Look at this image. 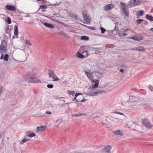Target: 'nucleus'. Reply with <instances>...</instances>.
Returning a JSON list of instances; mask_svg holds the SVG:
<instances>
[{"mask_svg":"<svg viewBox=\"0 0 153 153\" xmlns=\"http://www.w3.org/2000/svg\"><path fill=\"white\" fill-rule=\"evenodd\" d=\"M34 74H29L26 76L25 77V80L28 82H33V83H41V81L38 79L34 77Z\"/></svg>","mask_w":153,"mask_h":153,"instance_id":"f257e3e1","label":"nucleus"},{"mask_svg":"<svg viewBox=\"0 0 153 153\" xmlns=\"http://www.w3.org/2000/svg\"><path fill=\"white\" fill-rule=\"evenodd\" d=\"M130 29L128 28H123L118 33V35L120 37L126 36L128 35V33H130V31H131Z\"/></svg>","mask_w":153,"mask_h":153,"instance_id":"f03ea898","label":"nucleus"},{"mask_svg":"<svg viewBox=\"0 0 153 153\" xmlns=\"http://www.w3.org/2000/svg\"><path fill=\"white\" fill-rule=\"evenodd\" d=\"M49 77L50 79H53V81H57L59 80V78L56 76L54 72L51 70L48 71Z\"/></svg>","mask_w":153,"mask_h":153,"instance_id":"7ed1b4c3","label":"nucleus"},{"mask_svg":"<svg viewBox=\"0 0 153 153\" xmlns=\"http://www.w3.org/2000/svg\"><path fill=\"white\" fill-rule=\"evenodd\" d=\"M7 42L5 40H3L0 45V52L1 53H6Z\"/></svg>","mask_w":153,"mask_h":153,"instance_id":"20e7f679","label":"nucleus"},{"mask_svg":"<svg viewBox=\"0 0 153 153\" xmlns=\"http://www.w3.org/2000/svg\"><path fill=\"white\" fill-rule=\"evenodd\" d=\"M141 122L143 124L146 128H150L153 126L147 119L145 118L143 119Z\"/></svg>","mask_w":153,"mask_h":153,"instance_id":"39448f33","label":"nucleus"},{"mask_svg":"<svg viewBox=\"0 0 153 153\" xmlns=\"http://www.w3.org/2000/svg\"><path fill=\"white\" fill-rule=\"evenodd\" d=\"M121 9L125 16H127L128 14V10L125 8L126 6L125 4L122 2H120Z\"/></svg>","mask_w":153,"mask_h":153,"instance_id":"423d86ee","label":"nucleus"},{"mask_svg":"<svg viewBox=\"0 0 153 153\" xmlns=\"http://www.w3.org/2000/svg\"><path fill=\"white\" fill-rule=\"evenodd\" d=\"M140 3L139 0H131L128 3L129 5L134 6L138 5Z\"/></svg>","mask_w":153,"mask_h":153,"instance_id":"0eeeda50","label":"nucleus"},{"mask_svg":"<svg viewBox=\"0 0 153 153\" xmlns=\"http://www.w3.org/2000/svg\"><path fill=\"white\" fill-rule=\"evenodd\" d=\"M130 50L134 51H143L146 50L143 46H139L137 47H134L130 49Z\"/></svg>","mask_w":153,"mask_h":153,"instance_id":"6e6552de","label":"nucleus"},{"mask_svg":"<svg viewBox=\"0 0 153 153\" xmlns=\"http://www.w3.org/2000/svg\"><path fill=\"white\" fill-rule=\"evenodd\" d=\"M84 71L85 73L89 79L90 80H91L92 78H93V75L92 73L90 72H88L85 70H84Z\"/></svg>","mask_w":153,"mask_h":153,"instance_id":"1a4fd4ad","label":"nucleus"},{"mask_svg":"<svg viewBox=\"0 0 153 153\" xmlns=\"http://www.w3.org/2000/svg\"><path fill=\"white\" fill-rule=\"evenodd\" d=\"M94 73H95V75L98 79H100L102 77L103 75L102 73L97 71H94Z\"/></svg>","mask_w":153,"mask_h":153,"instance_id":"9d476101","label":"nucleus"},{"mask_svg":"<svg viewBox=\"0 0 153 153\" xmlns=\"http://www.w3.org/2000/svg\"><path fill=\"white\" fill-rule=\"evenodd\" d=\"M46 128V126H38L36 128V133H38L39 131H41L44 130Z\"/></svg>","mask_w":153,"mask_h":153,"instance_id":"9b49d317","label":"nucleus"},{"mask_svg":"<svg viewBox=\"0 0 153 153\" xmlns=\"http://www.w3.org/2000/svg\"><path fill=\"white\" fill-rule=\"evenodd\" d=\"M82 14L84 20L88 22H89L90 20L88 16L85 14L84 12H82Z\"/></svg>","mask_w":153,"mask_h":153,"instance_id":"f8f14e48","label":"nucleus"},{"mask_svg":"<svg viewBox=\"0 0 153 153\" xmlns=\"http://www.w3.org/2000/svg\"><path fill=\"white\" fill-rule=\"evenodd\" d=\"M113 7L112 4H108L105 6L104 7V10L105 11H108L110 10Z\"/></svg>","mask_w":153,"mask_h":153,"instance_id":"ddd939ff","label":"nucleus"},{"mask_svg":"<svg viewBox=\"0 0 153 153\" xmlns=\"http://www.w3.org/2000/svg\"><path fill=\"white\" fill-rule=\"evenodd\" d=\"M5 8L7 10L10 11H13L16 10L15 7L14 6L12 5H7L5 7Z\"/></svg>","mask_w":153,"mask_h":153,"instance_id":"4468645a","label":"nucleus"},{"mask_svg":"<svg viewBox=\"0 0 153 153\" xmlns=\"http://www.w3.org/2000/svg\"><path fill=\"white\" fill-rule=\"evenodd\" d=\"M111 148V146L110 145H108L104 148L103 150L107 153H109Z\"/></svg>","mask_w":153,"mask_h":153,"instance_id":"2eb2a0df","label":"nucleus"},{"mask_svg":"<svg viewBox=\"0 0 153 153\" xmlns=\"http://www.w3.org/2000/svg\"><path fill=\"white\" fill-rule=\"evenodd\" d=\"M67 13L68 16L71 17L72 18H73L74 19H76L77 17L76 15L74 13H71L70 11H68Z\"/></svg>","mask_w":153,"mask_h":153,"instance_id":"dca6fc26","label":"nucleus"},{"mask_svg":"<svg viewBox=\"0 0 153 153\" xmlns=\"http://www.w3.org/2000/svg\"><path fill=\"white\" fill-rule=\"evenodd\" d=\"M43 25L46 27L48 28H53L54 27L53 25L52 24L50 23L45 22L43 23Z\"/></svg>","mask_w":153,"mask_h":153,"instance_id":"f3484780","label":"nucleus"},{"mask_svg":"<svg viewBox=\"0 0 153 153\" xmlns=\"http://www.w3.org/2000/svg\"><path fill=\"white\" fill-rule=\"evenodd\" d=\"M105 91L103 90L98 91H94V96H97V95L101 94L103 93H105Z\"/></svg>","mask_w":153,"mask_h":153,"instance_id":"a211bd4d","label":"nucleus"},{"mask_svg":"<svg viewBox=\"0 0 153 153\" xmlns=\"http://www.w3.org/2000/svg\"><path fill=\"white\" fill-rule=\"evenodd\" d=\"M14 34L15 35L17 38V36L18 35V27L16 25H15L14 27Z\"/></svg>","mask_w":153,"mask_h":153,"instance_id":"6ab92c4d","label":"nucleus"},{"mask_svg":"<svg viewBox=\"0 0 153 153\" xmlns=\"http://www.w3.org/2000/svg\"><path fill=\"white\" fill-rule=\"evenodd\" d=\"M29 140V139L27 138V137L25 136L24 138L20 142V143L21 145L23 144L24 143L26 142Z\"/></svg>","mask_w":153,"mask_h":153,"instance_id":"aec40b11","label":"nucleus"},{"mask_svg":"<svg viewBox=\"0 0 153 153\" xmlns=\"http://www.w3.org/2000/svg\"><path fill=\"white\" fill-rule=\"evenodd\" d=\"M86 94L90 96H94L95 95L94 91L93 90L87 91Z\"/></svg>","mask_w":153,"mask_h":153,"instance_id":"412c9836","label":"nucleus"},{"mask_svg":"<svg viewBox=\"0 0 153 153\" xmlns=\"http://www.w3.org/2000/svg\"><path fill=\"white\" fill-rule=\"evenodd\" d=\"M113 133L116 135H119L120 136L123 135V134L121 132V131L120 130H118L117 131H114L113 132Z\"/></svg>","mask_w":153,"mask_h":153,"instance_id":"4be33fe9","label":"nucleus"},{"mask_svg":"<svg viewBox=\"0 0 153 153\" xmlns=\"http://www.w3.org/2000/svg\"><path fill=\"white\" fill-rule=\"evenodd\" d=\"M146 18L151 21H153V17L148 14H147L146 16Z\"/></svg>","mask_w":153,"mask_h":153,"instance_id":"5701e85b","label":"nucleus"},{"mask_svg":"<svg viewBox=\"0 0 153 153\" xmlns=\"http://www.w3.org/2000/svg\"><path fill=\"white\" fill-rule=\"evenodd\" d=\"M77 56L78 57L81 59L85 57V56L83 55L78 52H77Z\"/></svg>","mask_w":153,"mask_h":153,"instance_id":"b1692460","label":"nucleus"},{"mask_svg":"<svg viewBox=\"0 0 153 153\" xmlns=\"http://www.w3.org/2000/svg\"><path fill=\"white\" fill-rule=\"evenodd\" d=\"M92 48L94 49V50L95 51V53L97 54H99L100 52L98 51V50H100V48Z\"/></svg>","mask_w":153,"mask_h":153,"instance_id":"393cba45","label":"nucleus"},{"mask_svg":"<svg viewBox=\"0 0 153 153\" xmlns=\"http://www.w3.org/2000/svg\"><path fill=\"white\" fill-rule=\"evenodd\" d=\"M81 39L82 40L87 41L89 40V38L86 36H83L81 37Z\"/></svg>","mask_w":153,"mask_h":153,"instance_id":"a878e982","label":"nucleus"},{"mask_svg":"<svg viewBox=\"0 0 153 153\" xmlns=\"http://www.w3.org/2000/svg\"><path fill=\"white\" fill-rule=\"evenodd\" d=\"M9 56L8 54H5L4 57V60L5 61H7L8 60Z\"/></svg>","mask_w":153,"mask_h":153,"instance_id":"bb28decb","label":"nucleus"},{"mask_svg":"<svg viewBox=\"0 0 153 153\" xmlns=\"http://www.w3.org/2000/svg\"><path fill=\"white\" fill-rule=\"evenodd\" d=\"M68 93L70 95H72V96H74L75 93L74 91H68Z\"/></svg>","mask_w":153,"mask_h":153,"instance_id":"cd10ccee","label":"nucleus"},{"mask_svg":"<svg viewBox=\"0 0 153 153\" xmlns=\"http://www.w3.org/2000/svg\"><path fill=\"white\" fill-rule=\"evenodd\" d=\"M36 135L34 133H32L29 134L27 135V136H26L27 137H32L33 136H35Z\"/></svg>","mask_w":153,"mask_h":153,"instance_id":"c85d7f7f","label":"nucleus"},{"mask_svg":"<svg viewBox=\"0 0 153 153\" xmlns=\"http://www.w3.org/2000/svg\"><path fill=\"white\" fill-rule=\"evenodd\" d=\"M100 29L101 31V33L102 34L104 33L106 30L103 27H101Z\"/></svg>","mask_w":153,"mask_h":153,"instance_id":"c756f323","label":"nucleus"},{"mask_svg":"<svg viewBox=\"0 0 153 153\" xmlns=\"http://www.w3.org/2000/svg\"><path fill=\"white\" fill-rule=\"evenodd\" d=\"M127 38L128 39H134V40H136V41H139V40L138 39V38L137 37L135 38L134 37H127Z\"/></svg>","mask_w":153,"mask_h":153,"instance_id":"7c9ffc66","label":"nucleus"},{"mask_svg":"<svg viewBox=\"0 0 153 153\" xmlns=\"http://www.w3.org/2000/svg\"><path fill=\"white\" fill-rule=\"evenodd\" d=\"M143 20V19H139L138 20H137L136 21V22L138 24H140L141 23V22Z\"/></svg>","mask_w":153,"mask_h":153,"instance_id":"2f4dec72","label":"nucleus"},{"mask_svg":"<svg viewBox=\"0 0 153 153\" xmlns=\"http://www.w3.org/2000/svg\"><path fill=\"white\" fill-rule=\"evenodd\" d=\"M25 43L28 45H31V43L30 41L29 40H26L25 42Z\"/></svg>","mask_w":153,"mask_h":153,"instance_id":"473e14b6","label":"nucleus"},{"mask_svg":"<svg viewBox=\"0 0 153 153\" xmlns=\"http://www.w3.org/2000/svg\"><path fill=\"white\" fill-rule=\"evenodd\" d=\"M92 82L93 83L96 84H99V82L98 80L97 79H93L92 80Z\"/></svg>","mask_w":153,"mask_h":153,"instance_id":"72a5a7b5","label":"nucleus"},{"mask_svg":"<svg viewBox=\"0 0 153 153\" xmlns=\"http://www.w3.org/2000/svg\"><path fill=\"white\" fill-rule=\"evenodd\" d=\"M98 84H97V83L96 84H95L92 85V88L94 89L97 88L98 86Z\"/></svg>","mask_w":153,"mask_h":153,"instance_id":"f704fd0d","label":"nucleus"},{"mask_svg":"<svg viewBox=\"0 0 153 153\" xmlns=\"http://www.w3.org/2000/svg\"><path fill=\"white\" fill-rule=\"evenodd\" d=\"M83 115L82 114H75L73 115V116H74L75 117H79Z\"/></svg>","mask_w":153,"mask_h":153,"instance_id":"c9c22d12","label":"nucleus"},{"mask_svg":"<svg viewBox=\"0 0 153 153\" xmlns=\"http://www.w3.org/2000/svg\"><path fill=\"white\" fill-rule=\"evenodd\" d=\"M40 8L41 9L45 10L47 8V7L44 5H41L40 6Z\"/></svg>","mask_w":153,"mask_h":153,"instance_id":"e433bc0d","label":"nucleus"},{"mask_svg":"<svg viewBox=\"0 0 153 153\" xmlns=\"http://www.w3.org/2000/svg\"><path fill=\"white\" fill-rule=\"evenodd\" d=\"M7 22L8 24L11 23V22L10 18L8 17L6 19Z\"/></svg>","mask_w":153,"mask_h":153,"instance_id":"4c0bfd02","label":"nucleus"},{"mask_svg":"<svg viewBox=\"0 0 153 153\" xmlns=\"http://www.w3.org/2000/svg\"><path fill=\"white\" fill-rule=\"evenodd\" d=\"M47 87L49 88H53V85L52 84H48L47 85Z\"/></svg>","mask_w":153,"mask_h":153,"instance_id":"58836bf2","label":"nucleus"},{"mask_svg":"<svg viewBox=\"0 0 153 153\" xmlns=\"http://www.w3.org/2000/svg\"><path fill=\"white\" fill-rule=\"evenodd\" d=\"M3 89V87L0 85V94L2 93Z\"/></svg>","mask_w":153,"mask_h":153,"instance_id":"ea45409f","label":"nucleus"},{"mask_svg":"<svg viewBox=\"0 0 153 153\" xmlns=\"http://www.w3.org/2000/svg\"><path fill=\"white\" fill-rule=\"evenodd\" d=\"M5 32L7 34H8V33H9V29L8 27H7L6 28V30H5Z\"/></svg>","mask_w":153,"mask_h":153,"instance_id":"a19ab883","label":"nucleus"},{"mask_svg":"<svg viewBox=\"0 0 153 153\" xmlns=\"http://www.w3.org/2000/svg\"><path fill=\"white\" fill-rule=\"evenodd\" d=\"M121 68H122L123 69H126L127 68V67L126 65H122L120 66Z\"/></svg>","mask_w":153,"mask_h":153,"instance_id":"79ce46f5","label":"nucleus"},{"mask_svg":"<svg viewBox=\"0 0 153 153\" xmlns=\"http://www.w3.org/2000/svg\"><path fill=\"white\" fill-rule=\"evenodd\" d=\"M82 53L83 54H85L86 56H88V52L87 51H83V52H82Z\"/></svg>","mask_w":153,"mask_h":153,"instance_id":"37998d69","label":"nucleus"},{"mask_svg":"<svg viewBox=\"0 0 153 153\" xmlns=\"http://www.w3.org/2000/svg\"><path fill=\"white\" fill-rule=\"evenodd\" d=\"M76 96L73 99V101H76L77 102H78L79 101V100H78L77 99H76Z\"/></svg>","mask_w":153,"mask_h":153,"instance_id":"c03bdc74","label":"nucleus"},{"mask_svg":"<svg viewBox=\"0 0 153 153\" xmlns=\"http://www.w3.org/2000/svg\"><path fill=\"white\" fill-rule=\"evenodd\" d=\"M114 113L116 114H120L121 115H124L123 114L120 112H114Z\"/></svg>","mask_w":153,"mask_h":153,"instance_id":"a18cd8bd","label":"nucleus"},{"mask_svg":"<svg viewBox=\"0 0 153 153\" xmlns=\"http://www.w3.org/2000/svg\"><path fill=\"white\" fill-rule=\"evenodd\" d=\"M142 21L143 23L145 25H146L148 24L147 22L146 21L144 20H143Z\"/></svg>","mask_w":153,"mask_h":153,"instance_id":"49530a36","label":"nucleus"},{"mask_svg":"<svg viewBox=\"0 0 153 153\" xmlns=\"http://www.w3.org/2000/svg\"><path fill=\"white\" fill-rule=\"evenodd\" d=\"M143 12L142 10H140L139 12L138 13L140 14V16H141L143 14Z\"/></svg>","mask_w":153,"mask_h":153,"instance_id":"de8ad7c7","label":"nucleus"},{"mask_svg":"<svg viewBox=\"0 0 153 153\" xmlns=\"http://www.w3.org/2000/svg\"><path fill=\"white\" fill-rule=\"evenodd\" d=\"M3 53H1L2 54H1V57L0 58V59H1L2 60L3 59H4Z\"/></svg>","mask_w":153,"mask_h":153,"instance_id":"09e8293b","label":"nucleus"},{"mask_svg":"<svg viewBox=\"0 0 153 153\" xmlns=\"http://www.w3.org/2000/svg\"><path fill=\"white\" fill-rule=\"evenodd\" d=\"M81 94V93H76L75 94V96H76V97H77L78 95H80Z\"/></svg>","mask_w":153,"mask_h":153,"instance_id":"8fccbe9b","label":"nucleus"},{"mask_svg":"<svg viewBox=\"0 0 153 153\" xmlns=\"http://www.w3.org/2000/svg\"><path fill=\"white\" fill-rule=\"evenodd\" d=\"M45 113L46 114H52V113L51 112L49 111H46L45 112Z\"/></svg>","mask_w":153,"mask_h":153,"instance_id":"3c124183","label":"nucleus"},{"mask_svg":"<svg viewBox=\"0 0 153 153\" xmlns=\"http://www.w3.org/2000/svg\"><path fill=\"white\" fill-rule=\"evenodd\" d=\"M86 101V100L84 99H83L82 100H79V101L80 102H84Z\"/></svg>","mask_w":153,"mask_h":153,"instance_id":"603ef678","label":"nucleus"},{"mask_svg":"<svg viewBox=\"0 0 153 153\" xmlns=\"http://www.w3.org/2000/svg\"><path fill=\"white\" fill-rule=\"evenodd\" d=\"M124 69L123 68L121 69L120 70V72L123 73L124 72Z\"/></svg>","mask_w":153,"mask_h":153,"instance_id":"864d4df0","label":"nucleus"},{"mask_svg":"<svg viewBox=\"0 0 153 153\" xmlns=\"http://www.w3.org/2000/svg\"><path fill=\"white\" fill-rule=\"evenodd\" d=\"M150 30L151 31L153 32V28H151Z\"/></svg>","mask_w":153,"mask_h":153,"instance_id":"5fc2aeb1","label":"nucleus"},{"mask_svg":"<svg viewBox=\"0 0 153 153\" xmlns=\"http://www.w3.org/2000/svg\"><path fill=\"white\" fill-rule=\"evenodd\" d=\"M43 2H47V0H43Z\"/></svg>","mask_w":153,"mask_h":153,"instance_id":"6e6d98bb","label":"nucleus"},{"mask_svg":"<svg viewBox=\"0 0 153 153\" xmlns=\"http://www.w3.org/2000/svg\"><path fill=\"white\" fill-rule=\"evenodd\" d=\"M55 4H52V5H51V6H52H52H54Z\"/></svg>","mask_w":153,"mask_h":153,"instance_id":"4d7b16f0","label":"nucleus"},{"mask_svg":"<svg viewBox=\"0 0 153 153\" xmlns=\"http://www.w3.org/2000/svg\"><path fill=\"white\" fill-rule=\"evenodd\" d=\"M70 103H66L65 104H69Z\"/></svg>","mask_w":153,"mask_h":153,"instance_id":"13d9d810","label":"nucleus"},{"mask_svg":"<svg viewBox=\"0 0 153 153\" xmlns=\"http://www.w3.org/2000/svg\"><path fill=\"white\" fill-rule=\"evenodd\" d=\"M14 38H15V36H13V37H12V38H13V39H14Z\"/></svg>","mask_w":153,"mask_h":153,"instance_id":"bf43d9fd","label":"nucleus"},{"mask_svg":"<svg viewBox=\"0 0 153 153\" xmlns=\"http://www.w3.org/2000/svg\"><path fill=\"white\" fill-rule=\"evenodd\" d=\"M62 101L64 102H65V100H63Z\"/></svg>","mask_w":153,"mask_h":153,"instance_id":"052dcab7","label":"nucleus"},{"mask_svg":"<svg viewBox=\"0 0 153 153\" xmlns=\"http://www.w3.org/2000/svg\"><path fill=\"white\" fill-rule=\"evenodd\" d=\"M60 98H64V97H60Z\"/></svg>","mask_w":153,"mask_h":153,"instance_id":"680f3d73","label":"nucleus"},{"mask_svg":"<svg viewBox=\"0 0 153 153\" xmlns=\"http://www.w3.org/2000/svg\"><path fill=\"white\" fill-rule=\"evenodd\" d=\"M30 133V132L29 131H27V132H26V133Z\"/></svg>","mask_w":153,"mask_h":153,"instance_id":"e2e57ef3","label":"nucleus"},{"mask_svg":"<svg viewBox=\"0 0 153 153\" xmlns=\"http://www.w3.org/2000/svg\"><path fill=\"white\" fill-rule=\"evenodd\" d=\"M38 1H41V0H37Z\"/></svg>","mask_w":153,"mask_h":153,"instance_id":"0e129e2a","label":"nucleus"},{"mask_svg":"<svg viewBox=\"0 0 153 153\" xmlns=\"http://www.w3.org/2000/svg\"><path fill=\"white\" fill-rule=\"evenodd\" d=\"M1 137V135H0V138Z\"/></svg>","mask_w":153,"mask_h":153,"instance_id":"69168bd1","label":"nucleus"}]
</instances>
